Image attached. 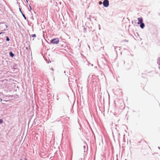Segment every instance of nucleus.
<instances>
[{
	"label": "nucleus",
	"mask_w": 160,
	"mask_h": 160,
	"mask_svg": "<svg viewBox=\"0 0 160 160\" xmlns=\"http://www.w3.org/2000/svg\"><path fill=\"white\" fill-rule=\"evenodd\" d=\"M31 36L32 37H36L35 34H32Z\"/></svg>",
	"instance_id": "7"
},
{
	"label": "nucleus",
	"mask_w": 160,
	"mask_h": 160,
	"mask_svg": "<svg viewBox=\"0 0 160 160\" xmlns=\"http://www.w3.org/2000/svg\"><path fill=\"white\" fill-rule=\"evenodd\" d=\"M50 42L52 44H58L59 43V39L58 38H55L50 41Z\"/></svg>",
	"instance_id": "1"
},
{
	"label": "nucleus",
	"mask_w": 160,
	"mask_h": 160,
	"mask_svg": "<svg viewBox=\"0 0 160 160\" xmlns=\"http://www.w3.org/2000/svg\"><path fill=\"white\" fill-rule=\"evenodd\" d=\"M140 24V27L142 28H143L145 26L144 23H143V22H142V23H141Z\"/></svg>",
	"instance_id": "4"
},
{
	"label": "nucleus",
	"mask_w": 160,
	"mask_h": 160,
	"mask_svg": "<svg viewBox=\"0 0 160 160\" xmlns=\"http://www.w3.org/2000/svg\"><path fill=\"white\" fill-rule=\"evenodd\" d=\"M14 56V54L12 52H11V57H13Z\"/></svg>",
	"instance_id": "5"
},
{
	"label": "nucleus",
	"mask_w": 160,
	"mask_h": 160,
	"mask_svg": "<svg viewBox=\"0 0 160 160\" xmlns=\"http://www.w3.org/2000/svg\"><path fill=\"white\" fill-rule=\"evenodd\" d=\"M102 2L101 1H100V2H99V4L100 5H101V4H102Z\"/></svg>",
	"instance_id": "10"
},
{
	"label": "nucleus",
	"mask_w": 160,
	"mask_h": 160,
	"mask_svg": "<svg viewBox=\"0 0 160 160\" xmlns=\"http://www.w3.org/2000/svg\"><path fill=\"white\" fill-rule=\"evenodd\" d=\"M103 4L104 7H108L109 5L108 1V0H104L103 2Z\"/></svg>",
	"instance_id": "2"
},
{
	"label": "nucleus",
	"mask_w": 160,
	"mask_h": 160,
	"mask_svg": "<svg viewBox=\"0 0 160 160\" xmlns=\"http://www.w3.org/2000/svg\"><path fill=\"white\" fill-rule=\"evenodd\" d=\"M3 33V32H0V34H1Z\"/></svg>",
	"instance_id": "12"
},
{
	"label": "nucleus",
	"mask_w": 160,
	"mask_h": 160,
	"mask_svg": "<svg viewBox=\"0 0 160 160\" xmlns=\"http://www.w3.org/2000/svg\"><path fill=\"white\" fill-rule=\"evenodd\" d=\"M7 40L9 41V38L8 37H7Z\"/></svg>",
	"instance_id": "9"
},
{
	"label": "nucleus",
	"mask_w": 160,
	"mask_h": 160,
	"mask_svg": "<svg viewBox=\"0 0 160 160\" xmlns=\"http://www.w3.org/2000/svg\"><path fill=\"white\" fill-rule=\"evenodd\" d=\"M3 122V120L2 119H0V124L2 123Z\"/></svg>",
	"instance_id": "6"
},
{
	"label": "nucleus",
	"mask_w": 160,
	"mask_h": 160,
	"mask_svg": "<svg viewBox=\"0 0 160 160\" xmlns=\"http://www.w3.org/2000/svg\"><path fill=\"white\" fill-rule=\"evenodd\" d=\"M20 160H22V159H21Z\"/></svg>",
	"instance_id": "13"
},
{
	"label": "nucleus",
	"mask_w": 160,
	"mask_h": 160,
	"mask_svg": "<svg viewBox=\"0 0 160 160\" xmlns=\"http://www.w3.org/2000/svg\"><path fill=\"white\" fill-rule=\"evenodd\" d=\"M22 15L23 16V17H24V18H25V19H26V17H25V15H24V14H23L22 13Z\"/></svg>",
	"instance_id": "8"
},
{
	"label": "nucleus",
	"mask_w": 160,
	"mask_h": 160,
	"mask_svg": "<svg viewBox=\"0 0 160 160\" xmlns=\"http://www.w3.org/2000/svg\"><path fill=\"white\" fill-rule=\"evenodd\" d=\"M138 24H140L141 23H142L143 22L142 18V17L139 18H138Z\"/></svg>",
	"instance_id": "3"
},
{
	"label": "nucleus",
	"mask_w": 160,
	"mask_h": 160,
	"mask_svg": "<svg viewBox=\"0 0 160 160\" xmlns=\"http://www.w3.org/2000/svg\"><path fill=\"white\" fill-rule=\"evenodd\" d=\"M20 11H21V13H22V11H21V9H20Z\"/></svg>",
	"instance_id": "11"
}]
</instances>
